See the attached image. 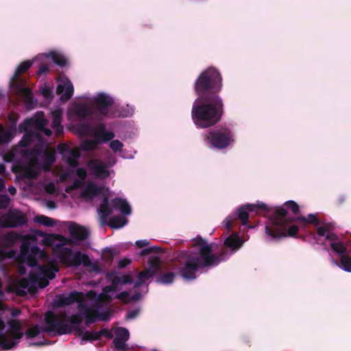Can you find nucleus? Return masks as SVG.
<instances>
[{
  "mask_svg": "<svg viewBox=\"0 0 351 351\" xmlns=\"http://www.w3.org/2000/svg\"><path fill=\"white\" fill-rule=\"evenodd\" d=\"M329 225H325L324 226L317 227V232L319 236L324 237L326 233L328 231Z\"/></svg>",
  "mask_w": 351,
  "mask_h": 351,
  "instance_id": "obj_53",
  "label": "nucleus"
},
{
  "mask_svg": "<svg viewBox=\"0 0 351 351\" xmlns=\"http://www.w3.org/2000/svg\"><path fill=\"white\" fill-rule=\"evenodd\" d=\"M10 202V198L8 195H0V209L8 208Z\"/></svg>",
  "mask_w": 351,
  "mask_h": 351,
  "instance_id": "obj_48",
  "label": "nucleus"
},
{
  "mask_svg": "<svg viewBox=\"0 0 351 351\" xmlns=\"http://www.w3.org/2000/svg\"><path fill=\"white\" fill-rule=\"evenodd\" d=\"M8 220L10 227L22 226L27 223V218L21 212H10L8 215Z\"/></svg>",
  "mask_w": 351,
  "mask_h": 351,
  "instance_id": "obj_28",
  "label": "nucleus"
},
{
  "mask_svg": "<svg viewBox=\"0 0 351 351\" xmlns=\"http://www.w3.org/2000/svg\"><path fill=\"white\" fill-rule=\"evenodd\" d=\"M22 324L19 320H11L9 322V329L6 335L0 333V348L4 350H11L18 345L17 340L23 337L21 332Z\"/></svg>",
  "mask_w": 351,
  "mask_h": 351,
  "instance_id": "obj_11",
  "label": "nucleus"
},
{
  "mask_svg": "<svg viewBox=\"0 0 351 351\" xmlns=\"http://www.w3.org/2000/svg\"><path fill=\"white\" fill-rule=\"evenodd\" d=\"M116 289H117V287L114 285L111 284L109 286L105 287L103 289V291H104V293H110V292L115 291Z\"/></svg>",
  "mask_w": 351,
  "mask_h": 351,
  "instance_id": "obj_63",
  "label": "nucleus"
},
{
  "mask_svg": "<svg viewBox=\"0 0 351 351\" xmlns=\"http://www.w3.org/2000/svg\"><path fill=\"white\" fill-rule=\"evenodd\" d=\"M28 280L30 283L36 284L38 282L39 288L44 289V265L39 266L38 276L33 272H30Z\"/></svg>",
  "mask_w": 351,
  "mask_h": 351,
  "instance_id": "obj_30",
  "label": "nucleus"
},
{
  "mask_svg": "<svg viewBox=\"0 0 351 351\" xmlns=\"http://www.w3.org/2000/svg\"><path fill=\"white\" fill-rule=\"evenodd\" d=\"M116 298L123 301L124 303L125 304H128L130 300H129V293L128 291H122L120 293H119L117 296H116Z\"/></svg>",
  "mask_w": 351,
  "mask_h": 351,
  "instance_id": "obj_51",
  "label": "nucleus"
},
{
  "mask_svg": "<svg viewBox=\"0 0 351 351\" xmlns=\"http://www.w3.org/2000/svg\"><path fill=\"white\" fill-rule=\"evenodd\" d=\"M94 104L99 112L106 116L108 114V108L112 105L113 100L111 97L101 93L94 99Z\"/></svg>",
  "mask_w": 351,
  "mask_h": 351,
  "instance_id": "obj_21",
  "label": "nucleus"
},
{
  "mask_svg": "<svg viewBox=\"0 0 351 351\" xmlns=\"http://www.w3.org/2000/svg\"><path fill=\"white\" fill-rule=\"evenodd\" d=\"M258 210H267V206L261 202L256 204H245L239 207L235 214L230 215L226 218L224 221L226 228L230 230L232 228V223L236 219H239L242 225H247L250 215L254 212H257Z\"/></svg>",
  "mask_w": 351,
  "mask_h": 351,
  "instance_id": "obj_10",
  "label": "nucleus"
},
{
  "mask_svg": "<svg viewBox=\"0 0 351 351\" xmlns=\"http://www.w3.org/2000/svg\"><path fill=\"white\" fill-rule=\"evenodd\" d=\"M222 76L214 67H208L199 75L194 82V91L197 98H221L219 93L222 89Z\"/></svg>",
  "mask_w": 351,
  "mask_h": 351,
  "instance_id": "obj_5",
  "label": "nucleus"
},
{
  "mask_svg": "<svg viewBox=\"0 0 351 351\" xmlns=\"http://www.w3.org/2000/svg\"><path fill=\"white\" fill-rule=\"evenodd\" d=\"M221 98H197L193 104L191 118L199 128H208L219 122L224 113Z\"/></svg>",
  "mask_w": 351,
  "mask_h": 351,
  "instance_id": "obj_4",
  "label": "nucleus"
},
{
  "mask_svg": "<svg viewBox=\"0 0 351 351\" xmlns=\"http://www.w3.org/2000/svg\"><path fill=\"white\" fill-rule=\"evenodd\" d=\"M57 149L58 152L62 154L63 156L68 152V150H70L69 146L64 143H60L58 145Z\"/></svg>",
  "mask_w": 351,
  "mask_h": 351,
  "instance_id": "obj_54",
  "label": "nucleus"
},
{
  "mask_svg": "<svg viewBox=\"0 0 351 351\" xmlns=\"http://www.w3.org/2000/svg\"><path fill=\"white\" fill-rule=\"evenodd\" d=\"M131 263V260L127 258H124L118 262L119 269H123Z\"/></svg>",
  "mask_w": 351,
  "mask_h": 351,
  "instance_id": "obj_55",
  "label": "nucleus"
},
{
  "mask_svg": "<svg viewBox=\"0 0 351 351\" xmlns=\"http://www.w3.org/2000/svg\"><path fill=\"white\" fill-rule=\"evenodd\" d=\"M69 116L79 121H89L93 112L86 103H76L69 110Z\"/></svg>",
  "mask_w": 351,
  "mask_h": 351,
  "instance_id": "obj_15",
  "label": "nucleus"
},
{
  "mask_svg": "<svg viewBox=\"0 0 351 351\" xmlns=\"http://www.w3.org/2000/svg\"><path fill=\"white\" fill-rule=\"evenodd\" d=\"M330 247L331 249L336 252L337 254H346L345 252L347 250L346 247L343 244V243L338 241V242H332L330 243Z\"/></svg>",
  "mask_w": 351,
  "mask_h": 351,
  "instance_id": "obj_41",
  "label": "nucleus"
},
{
  "mask_svg": "<svg viewBox=\"0 0 351 351\" xmlns=\"http://www.w3.org/2000/svg\"><path fill=\"white\" fill-rule=\"evenodd\" d=\"M45 172L49 170L50 165L55 161V156L53 154L49 152V146L45 144Z\"/></svg>",
  "mask_w": 351,
  "mask_h": 351,
  "instance_id": "obj_38",
  "label": "nucleus"
},
{
  "mask_svg": "<svg viewBox=\"0 0 351 351\" xmlns=\"http://www.w3.org/2000/svg\"><path fill=\"white\" fill-rule=\"evenodd\" d=\"M121 279L123 284H131L133 282L132 277L129 274L123 276Z\"/></svg>",
  "mask_w": 351,
  "mask_h": 351,
  "instance_id": "obj_61",
  "label": "nucleus"
},
{
  "mask_svg": "<svg viewBox=\"0 0 351 351\" xmlns=\"http://www.w3.org/2000/svg\"><path fill=\"white\" fill-rule=\"evenodd\" d=\"M53 93L51 89L45 84V101L51 100Z\"/></svg>",
  "mask_w": 351,
  "mask_h": 351,
  "instance_id": "obj_58",
  "label": "nucleus"
},
{
  "mask_svg": "<svg viewBox=\"0 0 351 351\" xmlns=\"http://www.w3.org/2000/svg\"><path fill=\"white\" fill-rule=\"evenodd\" d=\"M13 135L10 130H5V128L0 124V145L9 143Z\"/></svg>",
  "mask_w": 351,
  "mask_h": 351,
  "instance_id": "obj_37",
  "label": "nucleus"
},
{
  "mask_svg": "<svg viewBox=\"0 0 351 351\" xmlns=\"http://www.w3.org/2000/svg\"><path fill=\"white\" fill-rule=\"evenodd\" d=\"M123 147V144L119 140H112L110 143V147L114 152L122 151Z\"/></svg>",
  "mask_w": 351,
  "mask_h": 351,
  "instance_id": "obj_45",
  "label": "nucleus"
},
{
  "mask_svg": "<svg viewBox=\"0 0 351 351\" xmlns=\"http://www.w3.org/2000/svg\"><path fill=\"white\" fill-rule=\"evenodd\" d=\"M290 221H298L304 226L306 224H313L315 226H317L319 224V220L318 219L317 215L314 214H309L307 215V217L300 216L297 217H291Z\"/></svg>",
  "mask_w": 351,
  "mask_h": 351,
  "instance_id": "obj_29",
  "label": "nucleus"
},
{
  "mask_svg": "<svg viewBox=\"0 0 351 351\" xmlns=\"http://www.w3.org/2000/svg\"><path fill=\"white\" fill-rule=\"evenodd\" d=\"M76 174L77 177L82 180H84L87 177V172L84 168H78L76 170Z\"/></svg>",
  "mask_w": 351,
  "mask_h": 351,
  "instance_id": "obj_52",
  "label": "nucleus"
},
{
  "mask_svg": "<svg viewBox=\"0 0 351 351\" xmlns=\"http://www.w3.org/2000/svg\"><path fill=\"white\" fill-rule=\"evenodd\" d=\"M242 243L243 242L239 237V236L236 234H232L228 237L224 241V245L226 247H223L219 252L214 253L211 244H208L207 243L208 245H210L211 246L213 254H221L223 252H226V259L224 261H222V262H224L226 260H228L233 253H234L237 250H239L241 247ZM220 263H221V261Z\"/></svg>",
  "mask_w": 351,
  "mask_h": 351,
  "instance_id": "obj_14",
  "label": "nucleus"
},
{
  "mask_svg": "<svg viewBox=\"0 0 351 351\" xmlns=\"http://www.w3.org/2000/svg\"><path fill=\"white\" fill-rule=\"evenodd\" d=\"M155 274H153V272L148 269H145L144 270L141 271L138 274V278H141L143 280H148L151 278H152Z\"/></svg>",
  "mask_w": 351,
  "mask_h": 351,
  "instance_id": "obj_46",
  "label": "nucleus"
},
{
  "mask_svg": "<svg viewBox=\"0 0 351 351\" xmlns=\"http://www.w3.org/2000/svg\"><path fill=\"white\" fill-rule=\"evenodd\" d=\"M206 139L214 147L222 149L230 145V142L233 141V134L228 128L210 130Z\"/></svg>",
  "mask_w": 351,
  "mask_h": 351,
  "instance_id": "obj_12",
  "label": "nucleus"
},
{
  "mask_svg": "<svg viewBox=\"0 0 351 351\" xmlns=\"http://www.w3.org/2000/svg\"><path fill=\"white\" fill-rule=\"evenodd\" d=\"M149 243V242L146 240V239H144V240H138L136 242V245L139 248H141V247H143L145 246H147L148 245Z\"/></svg>",
  "mask_w": 351,
  "mask_h": 351,
  "instance_id": "obj_62",
  "label": "nucleus"
},
{
  "mask_svg": "<svg viewBox=\"0 0 351 351\" xmlns=\"http://www.w3.org/2000/svg\"><path fill=\"white\" fill-rule=\"evenodd\" d=\"M58 271V265L45 264V287L49 285V280L55 278L56 273Z\"/></svg>",
  "mask_w": 351,
  "mask_h": 351,
  "instance_id": "obj_34",
  "label": "nucleus"
},
{
  "mask_svg": "<svg viewBox=\"0 0 351 351\" xmlns=\"http://www.w3.org/2000/svg\"><path fill=\"white\" fill-rule=\"evenodd\" d=\"M97 336H98V340L100 339V338L104 336L108 339H111L113 337V335L110 330H109L107 328H102L99 332H96Z\"/></svg>",
  "mask_w": 351,
  "mask_h": 351,
  "instance_id": "obj_47",
  "label": "nucleus"
},
{
  "mask_svg": "<svg viewBox=\"0 0 351 351\" xmlns=\"http://www.w3.org/2000/svg\"><path fill=\"white\" fill-rule=\"evenodd\" d=\"M115 337L112 341L114 347L118 351H128V347L126 343L129 339V331L123 327H119L115 330Z\"/></svg>",
  "mask_w": 351,
  "mask_h": 351,
  "instance_id": "obj_19",
  "label": "nucleus"
},
{
  "mask_svg": "<svg viewBox=\"0 0 351 351\" xmlns=\"http://www.w3.org/2000/svg\"><path fill=\"white\" fill-rule=\"evenodd\" d=\"M148 269H150L154 274H156L161 269V264L160 258L156 256H153L149 258Z\"/></svg>",
  "mask_w": 351,
  "mask_h": 351,
  "instance_id": "obj_35",
  "label": "nucleus"
},
{
  "mask_svg": "<svg viewBox=\"0 0 351 351\" xmlns=\"http://www.w3.org/2000/svg\"><path fill=\"white\" fill-rule=\"evenodd\" d=\"M103 191V186H98L93 182H89L82 191L81 196L83 198L92 199L95 197L101 194Z\"/></svg>",
  "mask_w": 351,
  "mask_h": 351,
  "instance_id": "obj_25",
  "label": "nucleus"
},
{
  "mask_svg": "<svg viewBox=\"0 0 351 351\" xmlns=\"http://www.w3.org/2000/svg\"><path fill=\"white\" fill-rule=\"evenodd\" d=\"M285 205L289 208H290L292 210L293 213L295 214V215L298 214L299 213V211H300L299 206L294 201H292V200L287 201L285 203Z\"/></svg>",
  "mask_w": 351,
  "mask_h": 351,
  "instance_id": "obj_49",
  "label": "nucleus"
},
{
  "mask_svg": "<svg viewBox=\"0 0 351 351\" xmlns=\"http://www.w3.org/2000/svg\"><path fill=\"white\" fill-rule=\"evenodd\" d=\"M128 219L121 215L112 217L108 221V226L112 229H119L123 228L128 223Z\"/></svg>",
  "mask_w": 351,
  "mask_h": 351,
  "instance_id": "obj_33",
  "label": "nucleus"
},
{
  "mask_svg": "<svg viewBox=\"0 0 351 351\" xmlns=\"http://www.w3.org/2000/svg\"><path fill=\"white\" fill-rule=\"evenodd\" d=\"M36 115L38 119H26L18 128L19 132H25L19 143L20 147H27L35 141H38L32 149L23 151L27 164L12 167V171L23 179H36L44 170V138L39 133L44 132V111H38Z\"/></svg>",
  "mask_w": 351,
  "mask_h": 351,
  "instance_id": "obj_1",
  "label": "nucleus"
},
{
  "mask_svg": "<svg viewBox=\"0 0 351 351\" xmlns=\"http://www.w3.org/2000/svg\"><path fill=\"white\" fill-rule=\"evenodd\" d=\"M78 332L80 335H82V340L84 341H93L98 340V336H97L96 332H92L90 331H85L84 332L82 329H78Z\"/></svg>",
  "mask_w": 351,
  "mask_h": 351,
  "instance_id": "obj_40",
  "label": "nucleus"
},
{
  "mask_svg": "<svg viewBox=\"0 0 351 351\" xmlns=\"http://www.w3.org/2000/svg\"><path fill=\"white\" fill-rule=\"evenodd\" d=\"M16 286L23 289H28L29 292L32 293H35L37 290L33 285L30 286L29 280L26 278H22L19 280Z\"/></svg>",
  "mask_w": 351,
  "mask_h": 351,
  "instance_id": "obj_42",
  "label": "nucleus"
},
{
  "mask_svg": "<svg viewBox=\"0 0 351 351\" xmlns=\"http://www.w3.org/2000/svg\"><path fill=\"white\" fill-rule=\"evenodd\" d=\"M84 184V180H75L73 184L68 186L66 189V192L69 193L70 190L77 189L80 188Z\"/></svg>",
  "mask_w": 351,
  "mask_h": 351,
  "instance_id": "obj_50",
  "label": "nucleus"
},
{
  "mask_svg": "<svg viewBox=\"0 0 351 351\" xmlns=\"http://www.w3.org/2000/svg\"><path fill=\"white\" fill-rule=\"evenodd\" d=\"M85 300V295L83 292L73 291L68 295L61 294L56 301V304L58 307L69 306L74 302L83 303Z\"/></svg>",
  "mask_w": 351,
  "mask_h": 351,
  "instance_id": "obj_18",
  "label": "nucleus"
},
{
  "mask_svg": "<svg viewBox=\"0 0 351 351\" xmlns=\"http://www.w3.org/2000/svg\"><path fill=\"white\" fill-rule=\"evenodd\" d=\"M138 313H139V311L137 309L130 311L126 314V319H134L138 315Z\"/></svg>",
  "mask_w": 351,
  "mask_h": 351,
  "instance_id": "obj_57",
  "label": "nucleus"
},
{
  "mask_svg": "<svg viewBox=\"0 0 351 351\" xmlns=\"http://www.w3.org/2000/svg\"><path fill=\"white\" fill-rule=\"evenodd\" d=\"M161 252H162V249L160 247H157V246H154V247H149L143 249L140 252V255L141 256H145L149 255L152 253L153 254H158Z\"/></svg>",
  "mask_w": 351,
  "mask_h": 351,
  "instance_id": "obj_44",
  "label": "nucleus"
},
{
  "mask_svg": "<svg viewBox=\"0 0 351 351\" xmlns=\"http://www.w3.org/2000/svg\"><path fill=\"white\" fill-rule=\"evenodd\" d=\"M87 166L97 178L105 179L110 176L104 162L101 160L92 159L88 161Z\"/></svg>",
  "mask_w": 351,
  "mask_h": 351,
  "instance_id": "obj_20",
  "label": "nucleus"
},
{
  "mask_svg": "<svg viewBox=\"0 0 351 351\" xmlns=\"http://www.w3.org/2000/svg\"><path fill=\"white\" fill-rule=\"evenodd\" d=\"M195 245L198 247L197 254L186 250L180 252L173 266L175 271L160 275L156 282L169 285L173 282L176 276H180L184 280H193L196 279L199 269L217 266L226 259V252L213 254L211 246L201 237L195 239Z\"/></svg>",
  "mask_w": 351,
  "mask_h": 351,
  "instance_id": "obj_2",
  "label": "nucleus"
},
{
  "mask_svg": "<svg viewBox=\"0 0 351 351\" xmlns=\"http://www.w3.org/2000/svg\"><path fill=\"white\" fill-rule=\"evenodd\" d=\"M67 229L71 237L70 239L73 241L75 246L77 242L85 241L89 236V231L84 226L77 224L74 221H67Z\"/></svg>",
  "mask_w": 351,
  "mask_h": 351,
  "instance_id": "obj_16",
  "label": "nucleus"
},
{
  "mask_svg": "<svg viewBox=\"0 0 351 351\" xmlns=\"http://www.w3.org/2000/svg\"><path fill=\"white\" fill-rule=\"evenodd\" d=\"M77 308L79 312L85 319V325L87 326L95 323L99 318L104 321L108 320V314L101 315L95 306H88L84 303H80Z\"/></svg>",
  "mask_w": 351,
  "mask_h": 351,
  "instance_id": "obj_13",
  "label": "nucleus"
},
{
  "mask_svg": "<svg viewBox=\"0 0 351 351\" xmlns=\"http://www.w3.org/2000/svg\"><path fill=\"white\" fill-rule=\"evenodd\" d=\"M94 137L99 141L106 143L112 140L114 137V134L110 131L106 130V125L100 123L97 128L93 129Z\"/></svg>",
  "mask_w": 351,
  "mask_h": 351,
  "instance_id": "obj_22",
  "label": "nucleus"
},
{
  "mask_svg": "<svg viewBox=\"0 0 351 351\" xmlns=\"http://www.w3.org/2000/svg\"><path fill=\"white\" fill-rule=\"evenodd\" d=\"M43 327L38 325H35L32 327L28 328L25 331V335L27 339L34 338L38 336L41 330Z\"/></svg>",
  "mask_w": 351,
  "mask_h": 351,
  "instance_id": "obj_39",
  "label": "nucleus"
},
{
  "mask_svg": "<svg viewBox=\"0 0 351 351\" xmlns=\"http://www.w3.org/2000/svg\"><path fill=\"white\" fill-rule=\"evenodd\" d=\"M58 85L56 93L60 95V99L62 102H67L73 95L74 87L71 80L66 77L58 79Z\"/></svg>",
  "mask_w": 351,
  "mask_h": 351,
  "instance_id": "obj_17",
  "label": "nucleus"
},
{
  "mask_svg": "<svg viewBox=\"0 0 351 351\" xmlns=\"http://www.w3.org/2000/svg\"><path fill=\"white\" fill-rule=\"evenodd\" d=\"M287 214L288 212L285 208L280 207L275 209L269 218V221L265 226V232L273 239L296 237L299 227L297 225L289 227V224L293 221H290L291 217H288Z\"/></svg>",
  "mask_w": 351,
  "mask_h": 351,
  "instance_id": "obj_6",
  "label": "nucleus"
},
{
  "mask_svg": "<svg viewBox=\"0 0 351 351\" xmlns=\"http://www.w3.org/2000/svg\"><path fill=\"white\" fill-rule=\"evenodd\" d=\"M45 227H53L58 223L57 220L47 216H45Z\"/></svg>",
  "mask_w": 351,
  "mask_h": 351,
  "instance_id": "obj_56",
  "label": "nucleus"
},
{
  "mask_svg": "<svg viewBox=\"0 0 351 351\" xmlns=\"http://www.w3.org/2000/svg\"><path fill=\"white\" fill-rule=\"evenodd\" d=\"M74 247L73 241L62 234H50L45 233V246L52 245V251L54 256L66 267H78L81 265L86 267H92L96 269L89 256L80 251L74 252L71 248L66 245Z\"/></svg>",
  "mask_w": 351,
  "mask_h": 351,
  "instance_id": "obj_3",
  "label": "nucleus"
},
{
  "mask_svg": "<svg viewBox=\"0 0 351 351\" xmlns=\"http://www.w3.org/2000/svg\"><path fill=\"white\" fill-rule=\"evenodd\" d=\"M83 319L80 313L69 317L66 313L54 315L50 311L45 312V332L59 335L70 334L73 329H80L78 326Z\"/></svg>",
  "mask_w": 351,
  "mask_h": 351,
  "instance_id": "obj_7",
  "label": "nucleus"
},
{
  "mask_svg": "<svg viewBox=\"0 0 351 351\" xmlns=\"http://www.w3.org/2000/svg\"><path fill=\"white\" fill-rule=\"evenodd\" d=\"M25 289H23V288H21V287H16L15 288V292H16V294L18 295V296H20V297H25L27 295V291L25 290Z\"/></svg>",
  "mask_w": 351,
  "mask_h": 351,
  "instance_id": "obj_60",
  "label": "nucleus"
},
{
  "mask_svg": "<svg viewBox=\"0 0 351 351\" xmlns=\"http://www.w3.org/2000/svg\"><path fill=\"white\" fill-rule=\"evenodd\" d=\"M117 254V252L110 247H106L103 250V257L108 262H112L114 256Z\"/></svg>",
  "mask_w": 351,
  "mask_h": 351,
  "instance_id": "obj_43",
  "label": "nucleus"
},
{
  "mask_svg": "<svg viewBox=\"0 0 351 351\" xmlns=\"http://www.w3.org/2000/svg\"><path fill=\"white\" fill-rule=\"evenodd\" d=\"M80 155V149L76 147L68 150L63 158L70 167L76 168L80 164L79 158Z\"/></svg>",
  "mask_w": 351,
  "mask_h": 351,
  "instance_id": "obj_24",
  "label": "nucleus"
},
{
  "mask_svg": "<svg viewBox=\"0 0 351 351\" xmlns=\"http://www.w3.org/2000/svg\"><path fill=\"white\" fill-rule=\"evenodd\" d=\"M21 237V244L18 256L20 263L32 267L37 266L38 258H44V250H40L36 245V236L28 234Z\"/></svg>",
  "mask_w": 351,
  "mask_h": 351,
  "instance_id": "obj_9",
  "label": "nucleus"
},
{
  "mask_svg": "<svg viewBox=\"0 0 351 351\" xmlns=\"http://www.w3.org/2000/svg\"><path fill=\"white\" fill-rule=\"evenodd\" d=\"M52 123L51 128H53L56 136H60L63 134L64 129L62 125V111L61 109H58L54 111H51Z\"/></svg>",
  "mask_w": 351,
  "mask_h": 351,
  "instance_id": "obj_23",
  "label": "nucleus"
},
{
  "mask_svg": "<svg viewBox=\"0 0 351 351\" xmlns=\"http://www.w3.org/2000/svg\"><path fill=\"white\" fill-rule=\"evenodd\" d=\"M110 206L111 204H110L108 197H105L99 208V213L103 219H106L112 213V207Z\"/></svg>",
  "mask_w": 351,
  "mask_h": 351,
  "instance_id": "obj_31",
  "label": "nucleus"
},
{
  "mask_svg": "<svg viewBox=\"0 0 351 351\" xmlns=\"http://www.w3.org/2000/svg\"><path fill=\"white\" fill-rule=\"evenodd\" d=\"M99 145V141L95 140L86 139L82 142L80 148L82 150L85 152H90L95 150Z\"/></svg>",
  "mask_w": 351,
  "mask_h": 351,
  "instance_id": "obj_36",
  "label": "nucleus"
},
{
  "mask_svg": "<svg viewBox=\"0 0 351 351\" xmlns=\"http://www.w3.org/2000/svg\"><path fill=\"white\" fill-rule=\"evenodd\" d=\"M111 206L115 209L120 210V212L126 215L131 213V207L125 199L121 197H115L111 200Z\"/></svg>",
  "mask_w": 351,
  "mask_h": 351,
  "instance_id": "obj_27",
  "label": "nucleus"
},
{
  "mask_svg": "<svg viewBox=\"0 0 351 351\" xmlns=\"http://www.w3.org/2000/svg\"><path fill=\"white\" fill-rule=\"evenodd\" d=\"M45 58H50L55 64L60 68H63L68 64L66 58L56 50H51L48 53H45Z\"/></svg>",
  "mask_w": 351,
  "mask_h": 351,
  "instance_id": "obj_26",
  "label": "nucleus"
},
{
  "mask_svg": "<svg viewBox=\"0 0 351 351\" xmlns=\"http://www.w3.org/2000/svg\"><path fill=\"white\" fill-rule=\"evenodd\" d=\"M90 129V126L88 123H84L80 126V130L82 132H86Z\"/></svg>",
  "mask_w": 351,
  "mask_h": 351,
  "instance_id": "obj_64",
  "label": "nucleus"
},
{
  "mask_svg": "<svg viewBox=\"0 0 351 351\" xmlns=\"http://www.w3.org/2000/svg\"><path fill=\"white\" fill-rule=\"evenodd\" d=\"M56 187L53 183L45 184V193H53Z\"/></svg>",
  "mask_w": 351,
  "mask_h": 351,
  "instance_id": "obj_59",
  "label": "nucleus"
},
{
  "mask_svg": "<svg viewBox=\"0 0 351 351\" xmlns=\"http://www.w3.org/2000/svg\"><path fill=\"white\" fill-rule=\"evenodd\" d=\"M334 264L338 265L342 269L347 272H351V256L349 254H343L340 257L339 263L337 261L332 260Z\"/></svg>",
  "mask_w": 351,
  "mask_h": 351,
  "instance_id": "obj_32",
  "label": "nucleus"
},
{
  "mask_svg": "<svg viewBox=\"0 0 351 351\" xmlns=\"http://www.w3.org/2000/svg\"><path fill=\"white\" fill-rule=\"evenodd\" d=\"M34 58L32 62L25 61L16 68L13 77H12L10 85L11 91L14 95L23 99L25 101V106L28 109H33L36 106V102L34 100L33 93L29 88L26 86L27 81L25 78L21 76V74L26 72L34 63L39 56Z\"/></svg>",
  "mask_w": 351,
  "mask_h": 351,
  "instance_id": "obj_8",
  "label": "nucleus"
}]
</instances>
